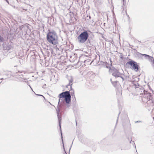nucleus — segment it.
I'll return each instance as SVG.
<instances>
[{
	"label": "nucleus",
	"mask_w": 154,
	"mask_h": 154,
	"mask_svg": "<svg viewBox=\"0 0 154 154\" xmlns=\"http://www.w3.org/2000/svg\"><path fill=\"white\" fill-rule=\"evenodd\" d=\"M118 119H117V122Z\"/></svg>",
	"instance_id": "18"
},
{
	"label": "nucleus",
	"mask_w": 154,
	"mask_h": 154,
	"mask_svg": "<svg viewBox=\"0 0 154 154\" xmlns=\"http://www.w3.org/2000/svg\"><path fill=\"white\" fill-rule=\"evenodd\" d=\"M138 122L137 121L136 122Z\"/></svg>",
	"instance_id": "15"
},
{
	"label": "nucleus",
	"mask_w": 154,
	"mask_h": 154,
	"mask_svg": "<svg viewBox=\"0 0 154 154\" xmlns=\"http://www.w3.org/2000/svg\"><path fill=\"white\" fill-rule=\"evenodd\" d=\"M3 41V38L0 35V42H2Z\"/></svg>",
	"instance_id": "10"
},
{
	"label": "nucleus",
	"mask_w": 154,
	"mask_h": 154,
	"mask_svg": "<svg viewBox=\"0 0 154 154\" xmlns=\"http://www.w3.org/2000/svg\"><path fill=\"white\" fill-rule=\"evenodd\" d=\"M110 81H111L112 83V79H110Z\"/></svg>",
	"instance_id": "14"
},
{
	"label": "nucleus",
	"mask_w": 154,
	"mask_h": 154,
	"mask_svg": "<svg viewBox=\"0 0 154 154\" xmlns=\"http://www.w3.org/2000/svg\"><path fill=\"white\" fill-rule=\"evenodd\" d=\"M64 151H65V150H64ZM65 152V153H66V152Z\"/></svg>",
	"instance_id": "17"
},
{
	"label": "nucleus",
	"mask_w": 154,
	"mask_h": 154,
	"mask_svg": "<svg viewBox=\"0 0 154 154\" xmlns=\"http://www.w3.org/2000/svg\"><path fill=\"white\" fill-rule=\"evenodd\" d=\"M133 142V143H134V145H135V148L136 149V146H135V143H134V141H133V142Z\"/></svg>",
	"instance_id": "11"
},
{
	"label": "nucleus",
	"mask_w": 154,
	"mask_h": 154,
	"mask_svg": "<svg viewBox=\"0 0 154 154\" xmlns=\"http://www.w3.org/2000/svg\"><path fill=\"white\" fill-rule=\"evenodd\" d=\"M70 93L72 96L74 95V92L73 90H70Z\"/></svg>",
	"instance_id": "9"
},
{
	"label": "nucleus",
	"mask_w": 154,
	"mask_h": 154,
	"mask_svg": "<svg viewBox=\"0 0 154 154\" xmlns=\"http://www.w3.org/2000/svg\"><path fill=\"white\" fill-rule=\"evenodd\" d=\"M60 99L59 103H60L63 101V98H64V100H65L66 103H69L71 101V95L69 91H66L60 93L59 95Z\"/></svg>",
	"instance_id": "2"
},
{
	"label": "nucleus",
	"mask_w": 154,
	"mask_h": 154,
	"mask_svg": "<svg viewBox=\"0 0 154 154\" xmlns=\"http://www.w3.org/2000/svg\"><path fill=\"white\" fill-rule=\"evenodd\" d=\"M136 152H137V150H136Z\"/></svg>",
	"instance_id": "20"
},
{
	"label": "nucleus",
	"mask_w": 154,
	"mask_h": 154,
	"mask_svg": "<svg viewBox=\"0 0 154 154\" xmlns=\"http://www.w3.org/2000/svg\"><path fill=\"white\" fill-rule=\"evenodd\" d=\"M136 152H137V150H136Z\"/></svg>",
	"instance_id": "21"
},
{
	"label": "nucleus",
	"mask_w": 154,
	"mask_h": 154,
	"mask_svg": "<svg viewBox=\"0 0 154 154\" xmlns=\"http://www.w3.org/2000/svg\"><path fill=\"white\" fill-rule=\"evenodd\" d=\"M127 63L130 65L132 67V69L135 71H137L138 70V66L136 62L133 60H131L128 62Z\"/></svg>",
	"instance_id": "5"
},
{
	"label": "nucleus",
	"mask_w": 154,
	"mask_h": 154,
	"mask_svg": "<svg viewBox=\"0 0 154 154\" xmlns=\"http://www.w3.org/2000/svg\"><path fill=\"white\" fill-rule=\"evenodd\" d=\"M112 75L115 77H121L123 80H124V78L122 76L123 75L119 72V71L116 69H113L112 70Z\"/></svg>",
	"instance_id": "4"
},
{
	"label": "nucleus",
	"mask_w": 154,
	"mask_h": 154,
	"mask_svg": "<svg viewBox=\"0 0 154 154\" xmlns=\"http://www.w3.org/2000/svg\"><path fill=\"white\" fill-rule=\"evenodd\" d=\"M89 36L88 33L86 31L82 32L77 37L78 42L80 43H84Z\"/></svg>",
	"instance_id": "3"
},
{
	"label": "nucleus",
	"mask_w": 154,
	"mask_h": 154,
	"mask_svg": "<svg viewBox=\"0 0 154 154\" xmlns=\"http://www.w3.org/2000/svg\"><path fill=\"white\" fill-rule=\"evenodd\" d=\"M153 119H154V117H153Z\"/></svg>",
	"instance_id": "23"
},
{
	"label": "nucleus",
	"mask_w": 154,
	"mask_h": 154,
	"mask_svg": "<svg viewBox=\"0 0 154 154\" xmlns=\"http://www.w3.org/2000/svg\"><path fill=\"white\" fill-rule=\"evenodd\" d=\"M73 81V80L72 78L71 77V79L69 80V84L67 85L66 87L68 88L69 86H70V88H71L72 87V82Z\"/></svg>",
	"instance_id": "8"
},
{
	"label": "nucleus",
	"mask_w": 154,
	"mask_h": 154,
	"mask_svg": "<svg viewBox=\"0 0 154 154\" xmlns=\"http://www.w3.org/2000/svg\"><path fill=\"white\" fill-rule=\"evenodd\" d=\"M119 114H120V112L119 113V114L118 115V116H119Z\"/></svg>",
	"instance_id": "16"
},
{
	"label": "nucleus",
	"mask_w": 154,
	"mask_h": 154,
	"mask_svg": "<svg viewBox=\"0 0 154 154\" xmlns=\"http://www.w3.org/2000/svg\"><path fill=\"white\" fill-rule=\"evenodd\" d=\"M136 152H137V150H136Z\"/></svg>",
	"instance_id": "19"
},
{
	"label": "nucleus",
	"mask_w": 154,
	"mask_h": 154,
	"mask_svg": "<svg viewBox=\"0 0 154 154\" xmlns=\"http://www.w3.org/2000/svg\"><path fill=\"white\" fill-rule=\"evenodd\" d=\"M57 116L59 123V126L60 127V129L61 132V126L60 125L61 122V117L60 115V112L59 111H57ZM61 135L62 136V134L61 133ZM62 141H63V139H62Z\"/></svg>",
	"instance_id": "6"
},
{
	"label": "nucleus",
	"mask_w": 154,
	"mask_h": 154,
	"mask_svg": "<svg viewBox=\"0 0 154 154\" xmlns=\"http://www.w3.org/2000/svg\"><path fill=\"white\" fill-rule=\"evenodd\" d=\"M46 86V85L45 84V85H44L43 86V88H45V86Z\"/></svg>",
	"instance_id": "12"
},
{
	"label": "nucleus",
	"mask_w": 154,
	"mask_h": 154,
	"mask_svg": "<svg viewBox=\"0 0 154 154\" xmlns=\"http://www.w3.org/2000/svg\"><path fill=\"white\" fill-rule=\"evenodd\" d=\"M142 55L144 56L146 58L148 59L152 63H154V59L153 57L146 54H142Z\"/></svg>",
	"instance_id": "7"
},
{
	"label": "nucleus",
	"mask_w": 154,
	"mask_h": 154,
	"mask_svg": "<svg viewBox=\"0 0 154 154\" xmlns=\"http://www.w3.org/2000/svg\"><path fill=\"white\" fill-rule=\"evenodd\" d=\"M57 35L54 31L49 32L47 35V38L48 42L54 45L57 43Z\"/></svg>",
	"instance_id": "1"
},
{
	"label": "nucleus",
	"mask_w": 154,
	"mask_h": 154,
	"mask_svg": "<svg viewBox=\"0 0 154 154\" xmlns=\"http://www.w3.org/2000/svg\"><path fill=\"white\" fill-rule=\"evenodd\" d=\"M72 143L71 146H72Z\"/></svg>",
	"instance_id": "22"
},
{
	"label": "nucleus",
	"mask_w": 154,
	"mask_h": 154,
	"mask_svg": "<svg viewBox=\"0 0 154 154\" xmlns=\"http://www.w3.org/2000/svg\"><path fill=\"white\" fill-rule=\"evenodd\" d=\"M38 95H39V96H42V95H40V94H38Z\"/></svg>",
	"instance_id": "13"
}]
</instances>
